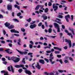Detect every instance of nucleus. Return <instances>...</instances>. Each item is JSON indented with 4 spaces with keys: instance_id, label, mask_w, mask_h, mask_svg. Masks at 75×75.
<instances>
[{
    "instance_id": "6ab92c4d",
    "label": "nucleus",
    "mask_w": 75,
    "mask_h": 75,
    "mask_svg": "<svg viewBox=\"0 0 75 75\" xmlns=\"http://www.w3.org/2000/svg\"><path fill=\"white\" fill-rule=\"evenodd\" d=\"M69 30L70 31H71L72 32V33H73V35H75V33H74V29L72 28V29H71V28H69Z\"/></svg>"
},
{
    "instance_id": "c85d7f7f",
    "label": "nucleus",
    "mask_w": 75,
    "mask_h": 75,
    "mask_svg": "<svg viewBox=\"0 0 75 75\" xmlns=\"http://www.w3.org/2000/svg\"><path fill=\"white\" fill-rule=\"evenodd\" d=\"M39 7H40V9H42L44 7V6L41 5H39Z\"/></svg>"
},
{
    "instance_id": "aec40b11",
    "label": "nucleus",
    "mask_w": 75,
    "mask_h": 75,
    "mask_svg": "<svg viewBox=\"0 0 75 75\" xmlns=\"http://www.w3.org/2000/svg\"><path fill=\"white\" fill-rule=\"evenodd\" d=\"M14 27V26L13 25H11L10 26L8 27V28H9V29H12Z\"/></svg>"
},
{
    "instance_id": "a878e982",
    "label": "nucleus",
    "mask_w": 75,
    "mask_h": 75,
    "mask_svg": "<svg viewBox=\"0 0 75 75\" xmlns=\"http://www.w3.org/2000/svg\"><path fill=\"white\" fill-rule=\"evenodd\" d=\"M40 8V7L39 6V5L37 6L35 8V9L36 10H38V9H39V8Z\"/></svg>"
},
{
    "instance_id": "3c124183",
    "label": "nucleus",
    "mask_w": 75,
    "mask_h": 75,
    "mask_svg": "<svg viewBox=\"0 0 75 75\" xmlns=\"http://www.w3.org/2000/svg\"><path fill=\"white\" fill-rule=\"evenodd\" d=\"M29 47L30 48H33V45L31 44L29 45Z\"/></svg>"
},
{
    "instance_id": "c03bdc74",
    "label": "nucleus",
    "mask_w": 75,
    "mask_h": 75,
    "mask_svg": "<svg viewBox=\"0 0 75 75\" xmlns=\"http://www.w3.org/2000/svg\"><path fill=\"white\" fill-rule=\"evenodd\" d=\"M6 32L5 30H3V33H4V35H6Z\"/></svg>"
},
{
    "instance_id": "49530a36",
    "label": "nucleus",
    "mask_w": 75,
    "mask_h": 75,
    "mask_svg": "<svg viewBox=\"0 0 75 75\" xmlns=\"http://www.w3.org/2000/svg\"><path fill=\"white\" fill-rule=\"evenodd\" d=\"M2 61H6V59L4 57L2 58Z\"/></svg>"
},
{
    "instance_id": "f704fd0d",
    "label": "nucleus",
    "mask_w": 75,
    "mask_h": 75,
    "mask_svg": "<svg viewBox=\"0 0 75 75\" xmlns=\"http://www.w3.org/2000/svg\"><path fill=\"white\" fill-rule=\"evenodd\" d=\"M59 62H60L61 64H63V62H62V59H60L59 60Z\"/></svg>"
},
{
    "instance_id": "5701e85b",
    "label": "nucleus",
    "mask_w": 75,
    "mask_h": 75,
    "mask_svg": "<svg viewBox=\"0 0 75 75\" xmlns=\"http://www.w3.org/2000/svg\"><path fill=\"white\" fill-rule=\"evenodd\" d=\"M48 32L49 33H52V28H50L48 30Z\"/></svg>"
},
{
    "instance_id": "0eeeda50",
    "label": "nucleus",
    "mask_w": 75,
    "mask_h": 75,
    "mask_svg": "<svg viewBox=\"0 0 75 75\" xmlns=\"http://www.w3.org/2000/svg\"><path fill=\"white\" fill-rule=\"evenodd\" d=\"M68 18H70V16L69 14H68L65 16V19L67 22H69V19H68Z\"/></svg>"
},
{
    "instance_id": "f257e3e1",
    "label": "nucleus",
    "mask_w": 75,
    "mask_h": 75,
    "mask_svg": "<svg viewBox=\"0 0 75 75\" xmlns=\"http://www.w3.org/2000/svg\"><path fill=\"white\" fill-rule=\"evenodd\" d=\"M54 25L55 28L57 29V32H60V29H59V26L58 24L56 23H54Z\"/></svg>"
},
{
    "instance_id": "7ed1b4c3",
    "label": "nucleus",
    "mask_w": 75,
    "mask_h": 75,
    "mask_svg": "<svg viewBox=\"0 0 75 75\" xmlns=\"http://www.w3.org/2000/svg\"><path fill=\"white\" fill-rule=\"evenodd\" d=\"M15 68H20V67H21L23 69H25V70H27V69L26 68H28V66H15ZM25 67L26 68H25Z\"/></svg>"
},
{
    "instance_id": "4be33fe9",
    "label": "nucleus",
    "mask_w": 75,
    "mask_h": 75,
    "mask_svg": "<svg viewBox=\"0 0 75 75\" xmlns=\"http://www.w3.org/2000/svg\"><path fill=\"white\" fill-rule=\"evenodd\" d=\"M17 58V57H11V60H12V61H14V60H15Z\"/></svg>"
},
{
    "instance_id": "ddd939ff",
    "label": "nucleus",
    "mask_w": 75,
    "mask_h": 75,
    "mask_svg": "<svg viewBox=\"0 0 75 75\" xmlns=\"http://www.w3.org/2000/svg\"><path fill=\"white\" fill-rule=\"evenodd\" d=\"M20 59L19 57H17L16 59L14 60L13 62H14L17 63V62H18L19 61H20Z\"/></svg>"
},
{
    "instance_id": "0e129e2a",
    "label": "nucleus",
    "mask_w": 75,
    "mask_h": 75,
    "mask_svg": "<svg viewBox=\"0 0 75 75\" xmlns=\"http://www.w3.org/2000/svg\"><path fill=\"white\" fill-rule=\"evenodd\" d=\"M62 28L63 29H65V26L64 25H62Z\"/></svg>"
},
{
    "instance_id": "4d7b16f0",
    "label": "nucleus",
    "mask_w": 75,
    "mask_h": 75,
    "mask_svg": "<svg viewBox=\"0 0 75 75\" xmlns=\"http://www.w3.org/2000/svg\"><path fill=\"white\" fill-rule=\"evenodd\" d=\"M3 64H4L5 65H6L7 64V62L6 61H4L3 62Z\"/></svg>"
},
{
    "instance_id": "bf43d9fd",
    "label": "nucleus",
    "mask_w": 75,
    "mask_h": 75,
    "mask_svg": "<svg viewBox=\"0 0 75 75\" xmlns=\"http://www.w3.org/2000/svg\"><path fill=\"white\" fill-rule=\"evenodd\" d=\"M0 18H3V16L1 14H0Z\"/></svg>"
},
{
    "instance_id": "e2e57ef3",
    "label": "nucleus",
    "mask_w": 75,
    "mask_h": 75,
    "mask_svg": "<svg viewBox=\"0 0 75 75\" xmlns=\"http://www.w3.org/2000/svg\"><path fill=\"white\" fill-rule=\"evenodd\" d=\"M51 52V51L50 50H47L46 51L47 53H50Z\"/></svg>"
},
{
    "instance_id": "39448f33",
    "label": "nucleus",
    "mask_w": 75,
    "mask_h": 75,
    "mask_svg": "<svg viewBox=\"0 0 75 75\" xmlns=\"http://www.w3.org/2000/svg\"><path fill=\"white\" fill-rule=\"evenodd\" d=\"M17 51L20 54H21V55H23V54H24V55H27V53H28V52H21L18 50H17Z\"/></svg>"
},
{
    "instance_id": "de8ad7c7",
    "label": "nucleus",
    "mask_w": 75,
    "mask_h": 75,
    "mask_svg": "<svg viewBox=\"0 0 75 75\" xmlns=\"http://www.w3.org/2000/svg\"><path fill=\"white\" fill-rule=\"evenodd\" d=\"M58 71L59 72H60V73H62V72H64V71L59 70H58Z\"/></svg>"
},
{
    "instance_id": "774afa93",
    "label": "nucleus",
    "mask_w": 75,
    "mask_h": 75,
    "mask_svg": "<svg viewBox=\"0 0 75 75\" xmlns=\"http://www.w3.org/2000/svg\"><path fill=\"white\" fill-rule=\"evenodd\" d=\"M49 75H54V73H52V72H51L49 74Z\"/></svg>"
},
{
    "instance_id": "7c9ffc66",
    "label": "nucleus",
    "mask_w": 75,
    "mask_h": 75,
    "mask_svg": "<svg viewBox=\"0 0 75 75\" xmlns=\"http://www.w3.org/2000/svg\"><path fill=\"white\" fill-rule=\"evenodd\" d=\"M17 16H18V17H19V16H20L21 15V13L19 12L17 14Z\"/></svg>"
},
{
    "instance_id": "b1692460",
    "label": "nucleus",
    "mask_w": 75,
    "mask_h": 75,
    "mask_svg": "<svg viewBox=\"0 0 75 75\" xmlns=\"http://www.w3.org/2000/svg\"><path fill=\"white\" fill-rule=\"evenodd\" d=\"M13 21H14L17 22V23H18V22H19V21H18V19L16 18H15L13 19Z\"/></svg>"
},
{
    "instance_id": "680f3d73",
    "label": "nucleus",
    "mask_w": 75,
    "mask_h": 75,
    "mask_svg": "<svg viewBox=\"0 0 75 75\" xmlns=\"http://www.w3.org/2000/svg\"><path fill=\"white\" fill-rule=\"evenodd\" d=\"M42 29H44L45 28V27H44V25H42Z\"/></svg>"
},
{
    "instance_id": "20e7f679",
    "label": "nucleus",
    "mask_w": 75,
    "mask_h": 75,
    "mask_svg": "<svg viewBox=\"0 0 75 75\" xmlns=\"http://www.w3.org/2000/svg\"><path fill=\"white\" fill-rule=\"evenodd\" d=\"M65 42H68L69 43V48H71L72 46V44L71 43V41L70 40H68V39H65Z\"/></svg>"
},
{
    "instance_id": "412c9836",
    "label": "nucleus",
    "mask_w": 75,
    "mask_h": 75,
    "mask_svg": "<svg viewBox=\"0 0 75 75\" xmlns=\"http://www.w3.org/2000/svg\"><path fill=\"white\" fill-rule=\"evenodd\" d=\"M49 61H50V62H51V64H54L55 63V61L52 62V59H49Z\"/></svg>"
},
{
    "instance_id": "dca6fc26",
    "label": "nucleus",
    "mask_w": 75,
    "mask_h": 75,
    "mask_svg": "<svg viewBox=\"0 0 75 75\" xmlns=\"http://www.w3.org/2000/svg\"><path fill=\"white\" fill-rule=\"evenodd\" d=\"M4 25H5L6 27H8L10 25V23H8V22H6L5 23Z\"/></svg>"
},
{
    "instance_id": "72a5a7b5",
    "label": "nucleus",
    "mask_w": 75,
    "mask_h": 75,
    "mask_svg": "<svg viewBox=\"0 0 75 75\" xmlns=\"http://www.w3.org/2000/svg\"><path fill=\"white\" fill-rule=\"evenodd\" d=\"M48 5L49 6H52V3L50 2H49L48 3Z\"/></svg>"
},
{
    "instance_id": "8fccbe9b",
    "label": "nucleus",
    "mask_w": 75,
    "mask_h": 75,
    "mask_svg": "<svg viewBox=\"0 0 75 75\" xmlns=\"http://www.w3.org/2000/svg\"><path fill=\"white\" fill-rule=\"evenodd\" d=\"M71 20L72 21H73V19H74V16L71 15Z\"/></svg>"
},
{
    "instance_id": "bb28decb",
    "label": "nucleus",
    "mask_w": 75,
    "mask_h": 75,
    "mask_svg": "<svg viewBox=\"0 0 75 75\" xmlns=\"http://www.w3.org/2000/svg\"><path fill=\"white\" fill-rule=\"evenodd\" d=\"M48 10H49L48 8H46L45 10V13H47L48 11Z\"/></svg>"
},
{
    "instance_id": "393cba45",
    "label": "nucleus",
    "mask_w": 75,
    "mask_h": 75,
    "mask_svg": "<svg viewBox=\"0 0 75 75\" xmlns=\"http://www.w3.org/2000/svg\"><path fill=\"white\" fill-rule=\"evenodd\" d=\"M25 58H23L22 61V62L24 64H25Z\"/></svg>"
},
{
    "instance_id": "09e8293b",
    "label": "nucleus",
    "mask_w": 75,
    "mask_h": 75,
    "mask_svg": "<svg viewBox=\"0 0 75 75\" xmlns=\"http://www.w3.org/2000/svg\"><path fill=\"white\" fill-rule=\"evenodd\" d=\"M57 57L58 58H61V55H57Z\"/></svg>"
},
{
    "instance_id": "e433bc0d",
    "label": "nucleus",
    "mask_w": 75,
    "mask_h": 75,
    "mask_svg": "<svg viewBox=\"0 0 75 75\" xmlns=\"http://www.w3.org/2000/svg\"><path fill=\"white\" fill-rule=\"evenodd\" d=\"M15 31V29H11V32L13 33H14V31Z\"/></svg>"
},
{
    "instance_id": "ea45409f",
    "label": "nucleus",
    "mask_w": 75,
    "mask_h": 75,
    "mask_svg": "<svg viewBox=\"0 0 75 75\" xmlns=\"http://www.w3.org/2000/svg\"><path fill=\"white\" fill-rule=\"evenodd\" d=\"M41 25H42V23L40 22L38 24V27H41Z\"/></svg>"
},
{
    "instance_id": "2f4dec72",
    "label": "nucleus",
    "mask_w": 75,
    "mask_h": 75,
    "mask_svg": "<svg viewBox=\"0 0 75 75\" xmlns=\"http://www.w3.org/2000/svg\"><path fill=\"white\" fill-rule=\"evenodd\" d=\"M55 54H59L60 53V52L59 51H54Z\"/></svg>"
},
{
    "instance_id": "79ce46f5",
    "label": "nucleus",
    "mask_w": 75,
    "mask_h": 75,
    "mask_svg": "<svg viewBox=\"0 0 75 75\" xmlns=\"http://www.w3.org/2000/svg\"><path fill=\"white\" fill-rule=\"evenodd\" d=\"M44 59L45 60V61H46L47 62H49V60H48V59L46 58H45Z\"/></svg>"
},
{
    "instance_id": "f03ea898",
    "label": "nucleus",
    "mask_w": 75,
    "mask_h": 75,
    "mask_svg": "<svg viewBox=\"0 0 75 75\" xmlns=\"http://www.w3.org/2000/svg\"><path fill=\"white\" fill-rule=\"evenodd\" d=\"M8 70L9 71H10V72H12L13 73H14V69H13V66H9L8 67Z\"/></svg>"
},
{
    "instance_id": "6e6552de",
    "label": "nucleus",
    "mask_w": 75,
    "mask_h": 75,
    "mask_svg": "<svg viewBox=\"0 0 75 75\" xmlns=\"http://www.w3.org/2000/svg\"><path fill=\"white\" fill-rule=\"evenodd\" d=\"M61 21L59 19H58V18H56V19L55 20V22H56L58 24H62V23L59 22Z\"/></svg>"
},
{
    "instance_id": "9b49d317",
    "label": "nucleus",
    "mask_w": 75,
    "mask_h": 75,
    "mask_svg": "<svg viewBox=\"0 0 75 75\" xmlns=\"http://www.w3.org/2000/svg\"><path fill=\"white\" fill-rule=\"evenodd\" d=\"M42 17L43 18L44 20H47V19L48 18V17H47V16H46L45 14L43 15L42 16Z\"/></svg>"
},
{
    "instance_id": "c756f323",
    "label": "nucleus",
    "mask_w": 75,
    "mask_h": 75,
    "mask_svg": "<svg viewBox=\"0 0 75 75\" xmlns=\"http://www.w3.org/2000/svg\"><path fill=\"white\" fill-rule=\"evenodd\" d=\"M31 21V18H29L28 19L26 20V21H28V22H29V23H30V22Z\"/></svg>"
},
{
    "instance_id": "9d476101",
    "label": "nucleus",
    "mask_w": 75,
    "mask_h": 75,
    "mask_svg": "<svg viewBox=\"0 0 75 75\" xmlns=\"http://www.w3.org/2000/svg\"><path fill=\"white\" fill-rule=\"evenodd\" d=\"M1 73L3 74L4 73V75H8V72L7 71H1Z\"/></svg>"
},
{
    "instance_id": "052dcab7",
    "label": "nucleus",
    "mask_w": 75,
    "mask_h": 75,
    "mask_svg": "<svg viewBox=\"0 0 75 75\" xmlns=\"http://www.w3.org/2000/svg\"><path fill=\"white\" fill-rule=\"evenodd\" d=\"M28 55H33V53L30 52L28 53Z\"/></svg>"
},
{
    "instance_id": "4c0bfd02",
    "label": "nucleus",
    "mask_w": 75,
    "mask_h": 75,
    "mask_svg": "<svg viewBox=\"0 0 75 75\" xmlns=\"http://www.w3.org/2000/svg\"><path fill=\"white\" fill-rule=\"evenodd\" d=\"M23 71V69H21L19 70L18 72L19 73H21V72Z\"/></svg>"
},
{
    "instance_id": "a211bd4d",
    "label": "nucleus",
    "mask_w": 75,
    "mask_h": 75,
    "mask_svg": "<svg viewBox=\"0 0 75 75\" xmlns=\"http://www.w3.org/2000/svg\"><path fill=\"white\" fill-rule=\"evenodd\" d=\"M65 32H66V33H67V35H69V36H70V35H71V33H69L68 31V30H65Z\"/></svg>"
},
{
    "instance_id": "f3484780",
    "label": "nucleus",
    "mask_w": 75,
    "mask_h": 75,
    "mask_svg": "<svg viewBox=\"0 0 75 75\" xmlns=\"http://www.w3.org/2000/svg\"><path fill=\"white\" fill-rule=\"evenodd\" d=\"M39 62L42 64H45V61L43 59H40Z\"/></svg>"
},
{
    "instance_id": "6e6d98bb",
    "label": "nucleus",
    "mask_w": 75,
    "mask_h": 75,
    "mask_svg": "<svg viewBox=\"0 0 75 75\" xmlns=\"http://www.w3.org/2000/svg\"><path fill=\"white\" fill-rule=\"evenodd\" d=\"M14 35L15 36H16L17 37H19V36H20V35H19V34H14Z\"/></svg>"
},
{
    "instance_id": "864d4df0",
    "label": "nucleus",
    "mask_w": 75,
    "mask_h": 75,
    "mask_svg": "<svg viewBox=\"0 0 75 75\" xmlns=\"http://www.w3.org/2000/svg\"><path fill=\"white\" fill-rule=\"evenodd\" d=\"M64 62L66 64H67V63H68V61L67 60H64Z\"/></svg>"
},
{
    "instance_id": "4468645a",
    "label": "nucleus",
    "mask_w": 75,
    "mask_h": 75,
    "mask_svg": "<svg viewBox=\"0 0 75 75\" xmlns=\"http://www.w3.org/2000/svg\"><path fill=\"white\" fill-rule=\"evenodd\" d=\"M36 26H37V25L35 24H34L33 25H31L30 26V28H31V29H33L34 28L36 27Z\"/></svg>"
},
{
    "instance_id": "423d86ee",
    "label": "nucleus",
    "mask_w": 75,
    "mask_h": 75,
    "mask_svg": "<svg viewBox=\"0 0 75 75\" xmlns=\"http://www.w3.org/2000/svg\"><path fill=\"white\" fill-rule=\"evenodd\" d=\"M53 8L54 9V11H57V10H58V7L57 6L55 5V4H53Z\"/></svg>"
},
{
    "instance_id": "473e14b6",
    "label": "nucleus",
    "mask_w": 75,
    "mask_h": 75,
    "mask_svg": "<svg viewBox=\"0 0 75 75\" xmlns=\"http://www.w3.org/2000/svg\"><path fill=\"white\" fill-rule=\"evenodd\" d=\"M58 17L59 18H63V16L60 15H58Z\"/></svg>"
},
{
    "instance_id": "f8f14e48",
    "label": "nucleus",
    "mask_w": 75,
    "mask_h": 75,
    "mask_svg": "<svg viewBox=\"0 0 75 75\" xmlns=\"http://www.w3.org/2000/svg\"><path fill=\"white\" fill-rule=\"evenodd\" d=\"M25 72L27 74H28L29 75H31V74H32L31 72V71H30L25 70Z\"/></svg>"
},
{
    "instance_id": "5fc2aeb1",
    "label": "nucleus",
    "mask_w": 75,
    "mask_h": 75,
    "mask_svg": "<svg viewBox=\"0 0 75 75\" xmlns=\"http://www.w3.org/2000/svg\"><path fill=\"white\" fill-rule=\"evenodd\" d=\"M1 43H2V44H5L6 43V42H5V41L2 40L1 41Z\"/></svg>"
},
{
    "instance_id": "a19ab883",
    "label": "nucleus",
    "mask_w": 75,
    "mask_h": 75,
    "mask_svg": "<svg viewBox=\"0 0 75 75\" xmlns=\"http://www.w3.org/2000/svg\"><path fill=\"white\" fill-rule=\"evenodd\" d=\"M44 48L45 49H46V48H51L50 47V46H46V47H44Z\"/></svg>"
},
{
    "instance_id": "603ef678",
    "label": "nucleus",
    "mask_w": 75,
    "mask_h": 75,
    "mask_svg": "<svg viewBox=\"0 0 75 75\" xmlns=\"http://www.w3.org/2000/svg\"><path fill=\"white\" fill-rule=\"evenodd\" d=\"M14 33H19V32L18 31H17V30H15L14 31Z\"/></svg>"
},
{
    "instance_id": "cd10ccee",
    "label": "nucleus",
    "mask_w": 75,
    "mask_h": 75,
    "mask_svg": "<svg viewBox=\"0 0 75 75\" xmlns=\"http://www.w3.org/2000/svg\"><path fill=\"white\" fill-rule=\"evenodd\" d=\"M6 58H8V60H11V58L10 59V57H7V56H6Z\"/></svg>"
},
{
    "instance_id": "37998d69",
    "label": "nucleus",
    "mask_w": 75,
    "mask_h": 75,
    "mask_svg": "<svg viewBox=\"0 0 75 75\" xmlns=\"http://www.w3.org/2000/svg\"><path fill=\"white\" fill-rule=\"evenodd\" d=\"M10 50L9 49H8L6 50H5V51H6V52H7V53H8V54H9V51H9Z\"/></svg>"
},
{
    "instance_id": "a18cd8bd",
    "label": "nucleus",
    "mask_w": 75,
    "mask_h": 75,
    "mask_svg": "<svg viewBox=\"0 0 75 75\" xmlns=\"http://www.w3.org/2000/svg\"><path fill=\"white\" fill-rule=\"evenodd\" d=\"M44 74H45V75H49V73H48L47 72H44Z\"/></svg>"
},
{
    "instance_id": "338daca9",
    "label": "nucleus",
    "mask_w": 75,
    "mask_h": 75,
    "mask_svg": "<svg viewBox=\"0 0 75 75\" xmlns=\"http://www.w3.org/2000/svg\"><path fill=\"white\" fill-rule=\"evenodd\" d=\"M8 45L9 47H12V44L11 43H9L8 44Z\"/></svg>"
},
{
    "instance_id": "c9c22d12",
    "label": "nucleus",
    "mask_w": 75,
    "mask_h": 75,
    "mask_svg": "<svg viewBox=\"0 0 75 75\" xmlns=\"http://www.w3.org/2000/svg\"><path fill=\"white\" fill-rule=\"evenodd\" d=\"M21 31L23 32H25V29L24 28H21Z\"/></svg>"
},
{
    "instance_id": "2eb2a0df",
    "label": "nucleus",
    "mask_w": 75,
    "mask_h": 75,
    "mask_svg": "<svg viewBox=\"0 0 75 75\" xmlns=\"http://www.w3.org/2000/svg\"><path fill=\"white\" fill-rule=\"evenodd\" d=\"M54 50H59V51H62L61 48H59V47H54Z\"/></svg>"
},
{
    "instance_id": "69168bd1",
    "label": "nucleus",
    "mask_w": 75,
    "mask_h": 75,
    "mask_svg": "<svg viewBox=\"0 0 75 75\" xmlns=\"http://www.w3.org/2000/svg\"><path fill=\"white\" fill-rule=\"evenodd\" d=\"M64 50H67L68 48V47L67 46H65V47H64Z\"/></svg>"
},
{
    "instance_id": "1a4fd4ad",
    "label": "nucleus",
    "mask_w": 75,
    "mask_h": 75,
    "mask_svg": "<svg viewBox=\"0 0 75 75\" xmlns=\"http://www.w3.org/2000/svg\"><path fill=\"white\" fill-rule=\"evenodd\" d=\"M7 8L8 10H12V5H8L7 6Z\"/></svg>"
},
{
    "instance_id": "58836bf2",
    "label": "nucleus",
    "mask_w": 75,
    "mask_h": 75,
    "mask_svg": "<svg viewBox=\"0 0 75 75\" xmlns=\"http://www.w3.org/2000/svg\"><path fill=\"white\" fill-rule=\"evenodd\" d=\"M36 67L37 68H38V69H40L41 68V67L40 66H36Z\"/></svg>"
},
{
    "instance_id": "13d9d810",
    "label": "nucleus",
    "mask_w": 75,
    "mask_h": 75,
    "mask_svg": "<svg viewBox=\"0 0 75 75\" xmlns=\"http://www.w3.org/2000/svg\"><path fill=\"white\" fill-rule=\"evenodd\" d=\"M69 59L70 60V61H73V59L72 57H69Z\"/></svg>"
}]
</instances>
